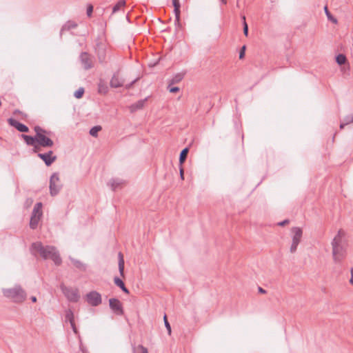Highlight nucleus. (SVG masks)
<instances>
[{"instance_id": "nucleus-14", "label": "nucleus", "mask_w": 353, "mask_h": 353, "mask_svg": "<svg viewBox=\"0 0 353 353\" xmlns=\"http://www.w3.org/2000/svg\"><path fill=\"white\" fill-rule=\"evenodd\" d=\"M112 88H117L122 87L124 84V80L119 77V72L114 73L110 82Z\"/></svg>"}, {"instance_id": "nucleus-36", "label": "nucleus", "mask_w": 353, "mask_h": 353, "mask_svg": "<svg viewBox=\"0 0 353 353\" xmlns=\"http://www.w3.org/2000/svg\"><path fill=\"white\" fill-rule=\"evenodd\" d=\"M246 47L245 46H242V48L240 50L239 52V59H242L245 57V52Z\"/></svg>"}, {"instance_id": "nucleus-28", "label": "nucleus", "mask_w": 353, "mask_h": 353, "mask_svg": "<svg viewBox=\"0 0 353 353\" xmlns=\"http://www.w3.org/2000/svg\"><path fill=\"white\" fill-rule=\"evenodd\" d=\"M184 75L181 73L176 74L170 81V84H175L179 83L183 79Z\"/></svg>"}, {"instance_id": "nucleus-19", "label": "nucleus", "mask_w": 353, "mask_h": 353, "mask_svg": "<svg viewBox=\"0 0 353 353\" xmlns=\"http://www.w3.org/2000/svg\"><path fill=\"white\" fill-rule=\"evenodd\" d=\"M119 258V271L121 276H124V259L121 252L118 254Z\"/></svg>"}, {"instance_id": "nucleus-38", "label": "nucleus", "mask_w": 353, "mask_h": 353, "mask_svg": "<svg viewBox=\"0 0 353 353\" xmlns=\"http://www.w3.org/2000/svg\"><path fill=\"white\" fill-rule=\"evenodd\" d=\"M92 12H93V6L92 5H89L87 8V15L88 17H91Z\"/></svg>"}, {"instance_id": "nucleus-32", "label": "nucleus", "mask_w": 353, "mask_h": 353, "mask_svg": "<svg viewBox=\"0 0 353 353\" xmlns=\"http://www.w3.org/2000/svg\"><path fill=\"white\" fill-rule=\"evenodd\" d=\"M174 6V12L175 14V19L178 21L180 20V14H181V5L180 6Z\"/></svg>"}, {"instance_id": "nucleus-33", "label": "nucleus", "mask_w": 353, "mask_h": 353, "mask_svg": "<svg viewBox=\"0 0 353 353\" xmlns=\"http://www.w3.org/2000/svg\"><path fill=\"white\" fill-rule=\"evenodd\" d=\"M163 321H164L165 326L166 327L168 334L171 335V333H172L171 325L168 321L166 314H165L163 316Z\"/></svg>"}, {"instance_id": "nucleus-34", "label": "nucleus", "mask_w": 353, "mask_h": 353, "mask_svg": "<svg viewBox=\"0 0 353 353\" xmlns=\"http://www.w3.org/2000/svg\"><path fill=\"white\" fill-rule=\"evenodd\" d=\"M84 93V89L83 88H79L74 93V96L77 99H81Z\"/></svg>"}, {"instance_id": "nucleus-45", "label": "nucleus", "mask_w": 353, "mask_h": 353, "mask_svg": "<svg viewBox=\"0 0 353 353\" xmlns=\"http://www.w3.org/2000/svg\"><path fill=\"white\" fill-rule=\"evenodd\" d=\"M350 272H351V278L350 279V283L352 285H353V268H351Z\"/></svg>"}, {"instance_id": "nucleus-53", "label": "nucleus", "mask_w": 353, "mask_h": 353, "mask_svg": "<svg viewBox=\"0 0 353 353\" xmlns=\"http://www.w3.org/2000/svg\"><path fill=\"white\" fill-rule=\"evenodd\" d=\"M347 123H353V117L351 118L350 121H347Z\"/></svg>"}, {"instance_id": "nucleus-23", "label": "nucleus", "mask_w": 353, "mask_h": 353, "mask_svg": "<svg viewBox=\"0 0 353 353\" xmlns=\"http://www.w3.org/2000/svg\"><path fill=\"white\" fill-rule=\"evenodd\" d=\"M41 208H42V203H37L35 204L34 208H33V210H32V215L34 216H41L42 215V212H41Z\"/></svg>"}, {"instance_id": "nucleus-48", "label": "nucleus", "mask_w": 353, "mask_h": 353, "mask_svg": "<svg viewBox=\"0 0 353 353\" xmlns=\"http://www.w3.org/2000/svg\"><path fill=\"white\" fill-rule=\"evenodd\" d=\"M259 292L262 294L266 293V291L261 287H259Z\"/></svg>"}, {"instance_id": "nucleus-29", "label": "nucleus", "mask_w": 353, "mask_h": 353, "mask_svg": "<svg viewBox=\"0 0 353 353\" xmlns=\"http://www.w3.org/2000/svg\"><path fill=\"white\" fill-rule=\"evenodd\" d=\"M324 11L328 20L331 21L334 23H337V19L332 15L330 12L328 10L327 6H325L324 7Z\"/></svg>"}, {"instance_id": "nucleus-24", "label": "nucleus", "mask_w": 353, "mask_h": 353, "mask_svg": "<svg viewBox=\"0 0 353 353\" xmlns=\"http://www.w3.org/2000/svg\"><path fill=\"white\" fill-rule=\"evenodd\" d=\"M40 217L41 216H32L31 215V218H30V228L32 229H35L37 228V225H38V223H39V221L40 220Z\"/></svg>"}, {"instance_id": "nucleus-1", "label": "nucleus", "mask_w": 353, "mask_h": 353, "mask_svg": "<svg viewBox=\"0 0 353 353\" xmlns=\"http://www.w3.org/2000/svg\"><path fill=\"white\" fill-rule=\"evenodd\" d=\"M30 252L34 256L39 254L45 260L51 259L56 265H60L62 263L59 252L54 246H44L41 242L37 241L31 245Z\"/></svg>"}, {"instance_id": "nucleus-42", "label": "nucleus", "mask_w": 353, "mask_h": 353, "mask_svg": "<svg viewBox=\"0 0 353 353\" xmlns=\"http://www.w3.org/2000/svg\"><path fill=\"white\" fill-rule=\"evenodd\" d=\"M179 171H180L181 179H184V172H183V168L182 165H180Z\"/></svg>"}, {"instance_id": "nucleus-17", "label": "nucleus", "mask_w": 353, "mask_h": 353, "mask_svg": "<svg viewBox=\"0 0 353 353\" xmlns=\"http://www.w3.org/2000/svg\"><path fill=\"white\" fill-rule=\"evenodd\" d=\"M21 137L25 141L28 145H34L37 143V137L22 134Z\"/></svg>"}, {"instance_id": "nucleus-26", "label": "nucleus", "mask_w": 353, "mask_h": 353, "mask_svg": "<svg viewBox=\"0 0 353 353\" xmlns=\"http://www.w3.org/2000/svg\"><path fill=\"white\" fill-rule=\"evenodd\" d=\"M34 130L35 132V137H38L39 136H41V134H50V132H48L44 129H43L42 128H41L40 126L39 125H37L34 128Z\"/></svg>"}, {"instance_id": "nucleus-31", "label": "nucleus", "mask_w": 353, "mask_h": 353, "mask_svg": "<svg viewBox=\"0 0 353 353\" xmlns=\"http://www.w3.org/2000/svg\"><path fill=\"white\" fill-rule=\"evenodd\" d=\"M101 130V127L100 125H96L92 127L90 130V134L92 137H97L98 132Z\"/></svg>"}, {"instance_id": "nucleus-44", "label": "nucleus", "mask_w": 353, "mask_h": 353, "mask_svg": "<svg viewBox=\"0 0 353 353\" xmlns=\"http://www.w3.org/2000/svg\"><path fill=\"white\" fill-rule=\"evenodd\" d=\"M141 350V353H148V349L143 345L139 347Z\"/></svg>"}, {"instance_id": "nucleus-41", "label": "nucleus", "mask_w": 353, "mask_h": 353, "mask_svg": "<svg viewBox=\"0 0 353 353\" xmlns=\"http://www.w3.org/2000/svg\"><path fill=\"white\" fill-rule=\"evenodd\" d=\"M138 80V79H134L130 83L125 85L126 89H130L132 88V86L134 85V83Z\"/></svg>"}, {"instance_id": "nucleus-52", "label": "nucleus", "mask_w": 353, "mask_h": 353, "mask_svg": "<svg viewBox=\"0 0 353 353\" xmlns=\"http://www.w3.org/2000/svg\"><path fill=\"white\" fill-rule=\"evenodd\" d=\"M14 114H21V112L19 110H16L14 112Z\"/></svg>"}, {"instance_id": "nucleus-20", "label": "nucleus", "mask_w": 353, "mask_h": 353, "mask_svg": "<svg viewBox=\"0 0 353 353\" xmlns=\"http://www.w3.org/2000/svg\"><path fill=\"white\" fill-rule=\"evenodd\" d=\"M98 92L102 94H105L108 92V87L104 81H100L99 83Z\"/></svg>"}, {"instance_id": "nucleus-7", "label": "nucleus", "mask_w": 353, "mask_h": 353, "mask_svg": "<svg viewBox=\"0 0 353 353\" xmlns=\"http://www.w3.org/2000/svg\"><path fill=\"white\" fill-rule=\"evenodd\" d=\"M292 232L293 234V236H292V245L290 246V252L294 253L296 251L297 246L301 241L302 234H303V231H302L301 228H298V227H294V228H292Z\"/></svg>"}, {"instance_id": "nucleus-51", "label": "nucleus", "mask_w": 353, "mask_h": 353, "mask_svg": "<svg viewBox=\"0 0 353 353\" xmlns=\"http://www.w3.org/2000/svg\"><path fill=\"white\" fill-rule=\"evenodd\" d=\"M220 1L222 4H224V5H225L227 3V0H220Z\"/></svg>"}, {"instance_id": "nucleus-25", "label": "nucleus", "mask_w": 353, "mask_h": 353, "mask_svg": "<svg viewBox=\"0 0 353 353\" xmlns=\"http://www.w3.org/2000/svg\"><path fill=\"white\" fill-rule=\"evenodd\" d=\"M71 261L73 265L79 270L84 271L85 270V265L80 261L70 258Z\"/></svg>"}, {"instance_id": "nucleus-22", "label": "nucleus", "mask_w": 353, "mask_h": 353, "mask_svg": "<svg viewBox=\"0 0 353 353\" xmlns=\"http://www.w3.org/2000/svg\"><path fill=\"white\" fill-rule=\"evenodd\" d=\"M108 184L111 186L112 190H115L122 184V180L119 179H112Z\"/></svg>"}, {"instance_id": "nucleus-10", "label": "nucleus", "mask_w": 353, "mask_h": 353, "mask_svg": "<svg viewBox=\"0 0 353 353\" xmlns=\"http://www.w3.org/2000/svg\"><path fill=\"white\" fill-rule=\"evenodd\" d=\"M109 305L110 309L118 315L123 314V309L121 301L116 299L112 298L109 299Z\"/></svg>"}, {"instance_id": "nucleus-12", "label": "nucleus", "mask_w": 353, "mask_h": 353, "mask_svg": "<svg viewBox=\"0 0 353 353\" xmlns=\"http://www.w3.org/2000/svg\"><path fill=\"white\" fill-rule=\"evenodd\" d=\"M37 143L43 148H50L54 145L53 141L43 134L37 137Z\"/></svg>"}, {"instance_id": "nucleus-39", "label": "nucleus", "mask_w": 353, "mask_h": 353, "mask_svg": "<svg viewBox=\"0 0 353 353\" xmlns=\"http://www.w3.org/2000/svg\"><path fill=\"white\" fill-rule=\"evenodd\" d=\"M174 26H175L176 31H178L179 29L181 28L182 26L180 22V20H179L177 22L176 19H174Z\"/></svg>"}, {"instance_id": "nucleus-40", "label": "nucleus", "mask_w": 353, "mask_h": 353, "mask_svg": "<svg viewBox=\"0 0 353 353\" xmlns=\"http://www.w3.org/2000/svg\"><path fill=\"white\" fill-rule=\"evenodd\" d=\"M33 147L32 151L34 153H37L40 150V145L38 143L34 144V145H32Z\"/></svg>"}, {"instance_id": "nucleus-50", "label": "nucleus", "mask_w": 353, "mask_h": 353, "mask_svg": "<svg viewBox=\"0 0 353 353\" xmlns=\"http://www.w3.org/2000/svg\"><path fill=\"white\" fill-rule=\"evenodd\" d=\"M352 117H350L349 116L344 118V122H347V121H350Z\"/></svg>"}, {"instance_id": "nucleus-16", "label": "nucleus", "mask_w": 353, "mask_h": 353, "mask_svg": "<svg viewBox=\"0 0 353 353\" xmlns=\"http://www.w3.org/2000/svg\"><path fill=\"white\" fill-rule=\"evenodd\" d=\"M146 101H147V98H145L144 99L139 100L136 103L132 104L130 106V112H136V111H137L139 110L142 109L143 108Z\"/></svg>"}, {"instance_id": "nucleus-21", "label": "nucleus", "mask_w": 353, "mask_h": 353, "mask_svg": "<svg viewBox=\"0 0 353 353\" xmlns=\"http://www.w3.org/2000/svg\"><path fill=\"white\" fill-rule=\"evenodd\" d=\"M188 152H189L188 148H185L184 149H183L181 150L180 155H179L180 165H182L183 163L185 161L187 157H188Z\"/></svg>"}, {"instance_id": "nucleus-2", "label": "nucleus", "mask_w": 353, "mask_h": 353, "mask_svg": "<svg viewBox=\"0 0 353 353\" xmlns=\"http://www.w3.org/2000/svg\"><path fill=\"white\" fill-rule=\"evenodd\" d=\"M332 255L336 263L341 262L347 255L348 241L346 239V232L340 229L333 239L332 243Z\"/></svg>"}, {"instance_id": "nucleus-3", "label": "nucleus", "mask_w": 353, "mask_h": 353, "mask_svg": "<svg viewBox=\"0 0 353 353\" xmlns=\"http://www.w3.org/2000/svg\"><path fill=\"white\" fill-rule=\"evenodd\" d=\"M3 294L4 296L17 303L23 302L27 296L25 290L19 285L12 288L3 289Z\"/></svg>"}, {"instance_id": "nucleus-35", "label": "nucleus", "mask_w": 353, "mask_h": 353, "mask_svg": "<svg viewBox=\"0 0 353 353\" xmlns=\"http://www.w3.org/2000/svg\"><path fill=\"white\" fill-rule=\"evenodd\" d=\"M171 85L172 84H170V83L169 85H168V90L170 91V92L175 93L179 91V87H172Z\"/></svg>"}, {"instance_id": "nucleus-46", "label": "nucleus", "mask_w": 353, "mask_h": 353, "mask_svg": "<svg viewBox=\"0 0 353 353\" xmlns=\"http://www.w3.org/2000/svg\"><path fill=\"white\" fill-rule=\"evenodd\" d=\"M172 5L173 6H180L179 0H172Z\"/></svg>"}, {"instance_id": "nucleus-11", "label": "nucleus", "mask_w": 353, "mask_h": 353, "mask_svg": "<svg viewBox=\"0 0 353 353\" xmlns=\"http://www.w3.org/2000/svg\"><path fill=\"white\" fill-rule=\"evenodd\" d=\"M37 156L44 161L47 166L51 165L57 160V157L53 155L52 150H49L46 153H38Z\"/></svg>"}, {"instance_id": "nucleus-30", "label": "nucleus", "mask_w": 353, "mask_h": 353, "mask_svg": "<svg viewBox=\"0 0 353 353\" xmlns=\"http://www.w3.org/2000/svg\"><path fill=\"white\" fill-rule=\"evenodd\" d=\"M125 5V1L124 0H120L117 2L116 5L114 6L112 8V12H117L120 10V8Z\"/></svg>"}, {"instance_id": "nucleus-43", "label": "nucleus", "mask_w": 353, "mask_h": 353, "mask_svg": "<svg viewBox=\"0 0 353 353\" xmlns=\"http://www.w3.org/2000/svg\"><path fill=\"white\" fill-rule=\"evenodd\" d=\"M288 223H289V220L288 219H285V220H284V221H283L281 222H279L278 223V225H280V226H284L286 224H288Z\"/></svg>"}, {"instance_id": "nucleus-13", "label": "nucleus", "mask_w": 353, "mask_h": 353, "mask_svg": "<svg viewBox=\"0 0 353 353\" xmlns=\"http://www.w3.org/2000/svg\"><path fill=\"white\" fill-rule=\"evenodd\" d=\"M8 122L11 126L14 127L20 132H29V128L28 126L19 122L18 121L15 120L14 119L10 118L8 119Z\"/></svg>"}, {"instance_id": "nucleus-47", "label": "nucleus", "mask_w": 353, "mask_h": 353, "mask_svg": "<svg viewBox=\"0 0 353 353\" xmlns=\"http://www.w3.org/2000/svg\"><path fill=\"white\" fill-rule=\"evenodd\" d=\"M349 123H347V122H343V123H341V124H340V129H343V128H344V127H345L346 125L349 124Z\"/></svg>"}, {"instance_id": "nucleus-18", "label": "nucleus", "mask_w": 353, "mask_h": 353, "mask_svg": "<svg viewBox=\"0 0 353 353\" xmlns=\"http://www.w3.org/2000/svg\"><path fill=\"white\" fill-rule=\"evenodd\" d=\"M114 282L115 285H117L118 287H119L121 288V290L124 293H125V294H129L130 293L128 289L125 287L123 281L121 279H119V277L116 276L114 279Z\"/></svg>"}, {"instance_id": "nucleus-5", "label": "nucleus", "mask_w": 353, "mask_h": 353, "mask_svg": "<svg viewBox=\"0 0 353 353\" xmlns=\"http://www.w3.org/2000/svg\"><path fill=\"white\" fill-rule=\"evenodd\" d=\"M60 289L69 301L76 303L79 301L80 296L77 288L67 287L63 283H61Z\"/></svg>"}, {"instance_id": "nucleus-15", "label": "nucleus", "mask_w": 353, "mask_h": 353, "mask_svg": "<svg viewBox=\"0 0 353 353\" xmlns=\"http://www.w3.org/2000/svg\"><path fill=\"white\" fill-rule=\"evenodd\" d=\"M65 319L66 321H69L70 325L74 333H77V328L75 327L74 320V314L71 310H68L65 312Z\"/></svg>"}, {"instance_id": "nucleus-49", "label": "nucleus", "mask_w": 353, "mask_h": 353, "mask_svg": "<svg viewBox=\"0 0 353 353\" xmlns=\"http://www.w3.org/2000/svg\"><path fill=\"white\" fill-rule=\"evenodd\" d=\"M31 301L33 302V303H35L37 301V297L34 296H31Z\"/></svg>"}, {"instance_id": "nucleus-8", "label": "nucleus", "mask_w": 353, "mask_h": 353, "mask_svg": "<svg viewBox=\"0 0 353 353\" xmlns=\"http://www.w3.org/2000/svg\"><path fill=\"white\" fill-rule=\"evenodd\" d=\"M79 59L84 70H88L94 67L92 57L86 52L80 54Z\"/></svg>"}, {"instance_id": "nucleus-4", "label": "nucleus", "mask_w": 353, "mask_h": 353, "mask_svg": "<svg viewBox=\"0 0 353 353\" xmlns=\"http://www.w3.org/2000/svg\"><path fill=\"white\" fill-rule=\"evenodd\" d=\"M94 52L99 62L105 65L107 63V43L103 38H97L95 41Z\"/></svg>"}, {"instance_id": "nucleus-9", "label": "nucleus", "mask_w": 353, "mask_h": 353, "mask_svg": "<svg viewBox=\"0 0 353 353\" xmlns=\"http://www.w3.org/2000/svg\"><path fill=\"white\" fill-rule=\"evenodd\" d=\"M86 301L92 306H98L102 301L101 295L97 291H92L86 294Z\"/></svg>"}, {"instance_id": "nucleus-54", "label": "nucleus", "mask_w": 353, "mask_h": 353, "mask_svg": "<svg viewBox=\"0 0 353 353\" xmlns=\"http://www.w3.org/2000/svg\"><path fill=\"white\" fill-rule=\"evenodd\" d=\"M242 20H243V23H244V22H246V21H245V16H243V17H242Z\"/></svg>"}, {"instance_id": "nucleus-37", "label": "nucleus", "mask_w": 353, "mask_h": 353, "mask_svg": "<svg viewBox=\"0 0 353 353\" xmlns=\"http://www.w3.org/2000/svg\"><path fill=\"white\" fill-rule=\"evenodd\" d=\"M243 34L246 37H248V26L246 22L243 23Z\"/></svg>"}, {"instance_id": "nucleus-6", "label": "nucleus", "mask_w": 353, "mask_h": 353, "mask_svg": "<svg viewBox=\"0 0 353 353\" xmlns=\"http://www.w3.org/2000/svg\"><path fill=\"white\" fill-rule=\"evenodd\" d=\"M50 193L51 196H54L60 192L62 185L60 181L59 174L54 172L50 179Z\"/></svg>"}, {"instance_id": "nucleus-27", "label": "nucleus", "mask_w": 353, "mask_h": 353, "mask_svg": "<svg viewBox=\"0 0 353 353\" xmlns=\"http://www.w3.org/2000/svg\"><path fill=\"white\" fill-rule=\"evenodd\" d=\"M336 62L339 65H344L347 62V58L343 54H339L336 57Z\"/></svg>"}]
</instances>
